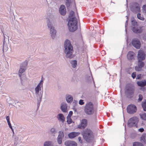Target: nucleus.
Segmentation results:
<instances>
[{
    "label": "nucleus",
    "mask_w": 146,
    "mask_h": 146,
    "mask_svg": "<svg viewBox=\"0 0 146 146\" xmlns=\"http://www.w3.org/2000/svg\"><path fill=\"white\" fill-rule=\"evenodd\" d=\"M6 119L7 120V122H10V118L9 116H7L6 117Z\"/></svg>",
    "instance_id": "50"
},
{
    "label": "nucleus",
    "mask_w": 146,
    "mask_h": 146,
    "mask_svg": "<svg viewBox=\"0 0 146 146\" xmlns=\"http://www.w3.org/2000/svg\"><path fill=\"white\" fill-rule=\"evenodd\" d=\"M143 98V96L141 94H139V98L138 99V102H141Z\"/></svg>",
    "instance_id": "38"
},
{
    "label": "nucleus",
    "mask_w": 146,
    "mask_h": 146,
    "mask_svg": "<svg viewBox=\"0 0 146 146\" xmlns=\"http://www.w3.org/2000/svg\"><path fill=\"white\" fill-rule=\"evenodd\" d=\"M51 16H52V17H53V15H51Z\"/></svg>",
    "instance_id": "61"
},
{
    "label": "nucleus",
    "mask_w": 146,
    "mask_h": 146,
    "mask_svg": "<svg viewBox=\"0 0 146 146\" xmlns=\"http://www.w3.org/2000/svg\"><path fill=\"white\" fill-rule=\"evenodd\" d=\"M43 80H41L40 82L38 83L37 86L43 88Z\"/></svg>",
    "instance_id": "39"
},
{
    "label": "nucleus",
    "mask_w": 146,
    "mask_h": 146,
    "mask_svg": "<svg viewBox=\"0 0 146 146\" xmlns=\"http://www.w3.org/2000/svg\"><path fill=\"white\" fill-rule=\"evenodd\" d=\"M64 144L66 146H77V144L73 141H67L65 142Z\"/></svg>",
    "instance_id": "21"
},
{
    "label": "nucleus",
    "mask_w": 146,
    "mask_h": 146,
    "mask_svg": "<svg viewBox=\"0 0 146 146\" xmlns=\"http://www.w3.org/2000/svg\"><path fill=\"white\" fill-rule=\"evenodd\" d=\"M66 99L67 102L69 103H71L73 100V98L72 96L68 94L66 95Z\"/></svg>",
    "instance_id": "25"
},
{
    "label": "nucleus",
    "mask_w": 146,
    "mask_h": 146,
    "mask_svg": "<svg viewBox=\"0 0 146 146\" xmlns=\"http://www.w3.org/2000/svg\"><path fill=\"white\" fill-rule=\"evenodd\" d=\"M135 90V87L132 84H127L125 88V93L126 97L131 98L133 97Z\"/></svg>",
    "instance_id": "2"
},
{
    "label": "nucleus",
    "mask_w": 146,
    "mask_h": 146,
    "mask_svg": "<svg viewBox=\"0 0 146 146\" xmlns=\"http://www.w3.org/2000/svg\"><path fill=\"white\" fill-rule=\"evenodd\" d=\"M59 12L60 14L62 16H64L66 14V11L65 6L63 5H60L59 9Z\"/></svg>",
    "instance_id": "18"
},
{
    "label": "nucleus",
    "mask_w": 146,
    "mask_h": 146,
    "mask_svg": "<svg viewBox=\"0 0 146 146\" xmlns=\"http://www.w3.org/2000/svg\"><path fill=\"white\" fill-rule=\"evenodd\" d=\"M82 134L84 139L87 142H90L93 138L92 132L90 129H86L82 132Z\"/></svg>",
    "instance_id": "4"
},
{
    "label": "nucleus",
    "mask_w": 146,
    "mask_h": 146,
    "mask_svg": "<svg viewBox=\"0 0 146 146\" xmlns=\"http://www.w3.org/2000/svg\"><path fill=\"white\" fill-rule=\"evenodd\" d=\"M7 123H8V124L9 126V127L10 128H11V127H12V126L11 125V124L10 121L7 122Z\"/></svg>",
    "instance_id": "51"
},
{
    "label": "nucleus",
    "mask_w": 146,
    "mask_h": 146,
    "mask_svg": "<svg viewBox=\"0 0 146 146\" xmlns=\"http://www.w3.org/2000/svg\"><path fill=\"white\" fill-rule=\"evenodd\" d=\"M141 74H140L137 75V77L136 78L137 79H140L141 77Z\"/></svg>",
    "instance_id": "47"
},
{
    "label": "nucleus",
    "mask_w": 146,
    "mask_h": 146,
    "mask_svg": "<svg viewBox=\"0 0 146 146\" xmlns=\"http://www.w3.org/2000/svg\"><path fill=\"white\" fill-rule=\"evenodd\" d=\"M141 141L142 143H146V134H143L141 137Z\"/></svg>",
    "instance_id": "27"
},
{
    "label": "nucleus",
    "mask_w": 146,
    "mask_h": 146,
    "mask_svg": "<svg viewBox=\"0 0 146 146\" xmlns=\"http://www.w3.org/2000/svg\"><path fill=\"white\" fill-rule=\"evenodd\" d=\"M13 134L14 135V131H13Z\"/></svg>",
    "instance_id": "60"
},
{
    "label": "nucleus",
    "mask_w": 146,
    "mask_h": 146,
    "mask_svg": "<svg viewBox=\"0 0 146 146\" xmlns=\"http://www.w3.org/2000/svg\"><path fill=\"white\" fill-rule=\"evenodd\" d=\"M28 63L26 60L22 63L21 65L20 68L19 70V76L20 78L21 83H22V80L21 78V76L22 74L25 71L26 69V67L27 66Z\"/></svg>",
    "instance_id": "9"
},
{
    "label": "nucleus",
    "mask_w": 146,
    "mask_h": 146,
    "mask_svg": "<svg viewBox=\"0 0 146 146\" xmlns=\"http://www.w3.org/2000/svg\"><path fill=\"white\" fill-rule=\"evenodd\" d=\"M74 15V12L72 11H70L69 14V17L70 18L72 17Z\"/></svg>",
    "instance_id": "42"
},
{
    "label": "nucleus",
    "mask_w": 146,
    "mask_h": 146,
    "mask_svg": "<svg viewBox=\"0 0 146 146\" xmlns=\"http://www.w3.org/2000/svg\"><path fill=\"white\" fill-rule=\"evenodd\" d=\"M48 22L47 23V26L48 28L50 29L51 36L53 39L54 38L56 35V31L54 29V27L51 23L50 22L49 19L48 20Z\"/></svg>",
    "instance_id": "11"
},
{
    "label": "nucleus",
    "mask_w": 146,
    "mask_h": 146,
    "mask_svg": "<svg viewBox=\"0 0 146 146\" xmlns=\"http://www.w3.org/2000/svg\"><path fill=\"white\" fill-rule=\"evenodd\" d=\"M143 60H138L137 65L135 67V70L138 72H140L142 70V68L144 67L145 62Z\"/></svg>",
    "instance_id": "12"
},
{
    "label": "nucleus",
    "mask_w": 146,
    "mask_h": 146,
    "mask_svg": "<svg viewBox=\"0 0 146 146\" xmlns=\"http://www.w3.org/2000/svg\"><path fill=\"white\" fill-rule=\"evenodd\" d=\"M1 31H2V32L3 33V37H4V38H5V35H4V33L3 31L2 30H1Z\"/></svg>",
    "instance_id": "53"
},
{
    "label": "nucleus",
    "mask_w": 146,
    "mask_h": 146,
    "mask_svg": "<svg viewBox=\"0 0 146 146\" xmlns=\"http://www.w3.org/2000/svg\"><path fill=\"white\" fill-rule=\"evenodd\" d=\"M60 108L62 111L63 112H67V105L66 104H62Z\"/></svg>",
    "instance_id": "26"
},
{
    "label": "nucleus",
    "mask_w": 146,
    "mask_h": 146,
    "mask_svg": "<svg viewBox=\"0 0 146 146\" xmlns=\"http://www.w3.org/2000/svg\"><path fill=\"white\" fill-rule=\"evenodd\" d=\"M35 91L36 97H42L43 88L37 86L35 88Z\"/></svg>",
    "instance_id": "13"
},
{
    "label": "nucleus",
    "mask_w": 146,
    "mask_h": 146,
    "mask_svg": "<svg viewBox=\"0 0 146 146\" xmlns=\"http://www.w3.org/2000/svg\"><path fill=\"white\" fill-rule=\"evenodd\" d=\"M104 52H105V50H102V53H104Z\"/></svg>",
    "instance_id": "57"
},
{
    "label": "nucleus",
    "mask_w": 146,
    "mask_h": 146,
    "mask_svg": "<svg viewBox=\"0 0 146 146\" xmlns=\"http://www.w3.org/2000/svg\"><path fill=\"white\" fill-rule=\"evenodd\" d=\"M135 53L132 51H129L127 54V58L129 61H131L135 60Z\"/></svg>",
    "instance_id": "17"
},
{
    "label": "nucleus",
    "mask_w": 146,
    "mask_h": 146,
    "mask_svg": "<svg viewBox=\"0 0 146 146\" xmlns=\"http://www.w3.org/2000/svg\"><path fill=\"white\" fill-rule=\"evenodd\" d=\"M141 106L143 108V109L144 111H146V100H144L142 102Z\"/></svg>",
    "instance_id": "29"
},
{
    "label": "nucleus",
    "mask_w": 146,
    "mask_h": 146,
    "mask_svg": "<svg viewBox=\"0 0 146 146\" xmlns=\"http://www.w3.org/2000/svg\"><path fill=\"white\" fill-rule=\"evenodd\" d=\"M128 19L126 20V23L125 24V31H126V33H127V25H128Z\"/></svg>",
    "instance_id": "46"
},
{
    "label": "nucleus",
    "mask_w": 146,
    "mask_h": 146,
    "mask_svg": "<svg viewBox=\"0 0 146 146\" xmlns=\"http://www.w3.org/2000/svg\"><path fill=\"white\" fill-rule=\"evenodd\" d=\"M52 142L51 141H46L44 143L43 146H52Z\"/></svg>",
    "instance_id": "33"
},
{
    "label": "nucleus",
    "mask_w": 146,
    "mask_h": 146,
    "mask_svg": "<svg viewBox=\"0 0 146 146\" xmlns=\"http://www.w3.org/2000/svg\"><path fill=\"white\" fill-rule=\"evenodd\" d=\"M145 54L144 52L141 50H139L137 53V60H144L145 59Z\"/></svg>",
    "instance_id": "15"
},
{
    "label": "nucleus",
    "mask_w": 146,
    "mask_h": 146,
    "mask_svg": "<svg viewBox=\"0 0 146 146\" xmlns=\"http://www.w3.org/2000/svg\"><path fill=\"white\" fill-rule=\"evenodd\" d=\"M144 68L146 70V65L144 67Z\"/></svg>",
    "instance_id": "58"
},
{
    "label": "nucleus",
    "mask_w": 146,
    "mask_h": 146,
    "mask_svg": "<svg viewBox=\"0 0 146 146\" xmlns=\"http://www.w3.org/2000/svg\"><path fill=\"white\" fill-rule=\"evenodd\" d=\"M137 18L143 21L144 20V18L143 16H141V15L140 13H138L137 14Z\"/></svg>",
    "instance_id": "35"
},
{
    "label": "nucleus",
    "mask_w": 146,
    "mask_h": 146,
    "mask_svg": "<svg viewBox=\"0 0 146 146\" xmlns=\"http://www.w3.org/2000/svg\"><path fill=\"white\" fill-rule=\"evenodd\" d=\"M37 104H40L42 100V97H37Z\"/></svg>",
    "instance_id": "40"
},
{
    "label": "nucleus",
    "mask_w": 146,
    "mask_h": 146,
    "mask_svg": "<svg viewBox=\"0 0 146 146\" xmlns=\"http://www.w3.org/2000/svg\"><path fill=\"white\" fill-rule=\"evenodd\" d=\"M138 121V118L137 117L134 116L129 119L128 121L127 125L130 127H137Z\"/></svg>",
    "instance_id": "7"
},
{
    "label": "nucleus",
    "mask_w": 146,
    "mask_h": 146,
    "mask_svg": "<svg viewBox=\"0 0 146 146\" xmlns=\"http://www.w3.org/2000/svg\"><path fill=\"white\" fill-rule=\"evenodd\" d=\"M84 111L85 113L87 115L93 114L94 112L93 104L91 102L87 103L85 106Z\"/></svg>",
    "instance_id": "6"
},
{
    "label": "nucleus",
    "mask_w": 146,
    "mask_h": 146,
    "mask_svg": "<svg viewBox=\"0 0 146 146\" xmlns=\"http://www.w3.org/2000/svg\"><path fill=\"white\" fill-rule=\"evenodd\" d=\"M64 47L66 57L70 59L73 58L74 57V55L73 54V47L69 40L67 39L65 41Z\"/></svg>",
    "instance_id": "1"
},
{
    "label": "nucleus",
    "mask_w": 146,
    "mask_h": 146,
    "mask_svg": "<svg viewBox=\"0 0 146 146\" xmlns=\"http://www.w3.org/2000/svg\"><path fill=\"white\" fill-rule=\"evenodd\" d=\"M64 135L62 131L59 132V134L57 138V142L59 144H60L62 143V139L64 137Z\"/></svg>",
    "instance_id": "19"
},
{
    "label": "nucleus",
    "mask_w": 146,
    "mask_h": 146,
    "mask_svg": "<svg viewBox=\"0 0 146 146\" xmlns=\"http://www.w3.org/2000/svg\"><path fill=\"white\" fill-rule=\"evenodd\" d=\"M133 146H144L141 143L139 142H135L133 143Z\"/></svg>",
    "instance_id": "32"
},
{
    "label": "nucleus",
    "mask_w": 146,
    "mask_h": 146,
    "mask_svg": "<svg viewBox=\"0 0 146 146\" xmlns=\"http://www.w3.org/2000/svg\"><path fill=\"white\" fill-rule=\"evenodd\" d=\"M67 122L68 123V124H71L72 122V119L70 118H69V117H67Z\"/></svg>",
    "instance_id": "37"
},
{
    "label": "nucleus",
    "mask_w": 146,
    "mask_h": 146,
    "mask_svg": "<svg viewBox=\"0 0 146 146\" xmlns=\"http://www.w3.org/2000/svg\"><path fill=\"white\" fill-rule=\"evenodd\" d=\"M86 81L88 83H90L92 82V81H93V82L94 84V82L93 80V79L91 73L90 74L89 76H87L86 78Z\"/></svg>",
    "instance_id": "23"
},
{
    "label": "nucleus",
    "mask_w": 146,
    "mask_h": 146,
    "mask_svg": "<svg viewBox=\"0 0 146 146\" xmlns=\"http://www.w3.org/2000/svg\"><path fill=\"white\" fill-rule=\"evenodd\" d=\"M80 134V132H73L68 134V136L69 138L72 139L78 136Z\"/></svg>",
    "instance_id": "20"
},
{
    "label": "nucleus",
    "mask_w": 146,
    "mask_h": 146,
    "mask_svg": "<svg viewBox=\"0 0 146 146\" xmlns=\"http://www.w3.org/2000/svg\"><path fill=\"white\" fill-rule=\"evenodd\" d=\"M71 4V2L70 0L66 1L65 3V5L66 6L67 8L68 9H70Z\"/></svg>",
    "instance_id": "28"
},
{
    "label": "nucleus",
    "mask_w": 146,
    "mask_h": 146,
    "mask_svg": "<svg viewBox=\"0 0 146 146\" xmlns=\"http://www.w3.org/2000/svg\"><path fill=\"white\" fill-rule=\"evenodd\" d=\"M71 64L73 68H75L77 64V62L76 60H72L71 62Z\"/></svg>",
    "instance_id": "31"
},
{
    "label": "nucleus",
    "mask_w": 146,
    "mask_h": 146,
    "mask_svg": "<svg viewBox=\"0 0 146 146\" xmlns=\"http://www.w3.org/2000/svg\"><path fill=\"white\" fill-rule=\"evenodd\" d=\"M137 110L136 106L132 104L128 105L127 108V112L130 114H134L137 112Z\"/></svg>",
    "instance_id": "10"
},
{
    "label": "nucleus",
    "mask_w": 146,
    "mask_h": 146,
    "mask_svg": "<svg viewBox=\"0 0 146 146\" xmlns=\"http://www.w3.org/2000/svg\"><path fill=\"white\" fill-rule=\"evenodd\" d=\"M77 101L76 100H74V101L73 102V103H74V102H75L76 103H77Z\"/></svg>",
    "instance_id": "55"
},
{
    "label": "nucleus",
    "mask_w": 146,
    "mask_h": 146,
    "mask_svg": "<svg viewBox=\"0 0 146 146\" xmlns=\"http://www.w3.org/2000/svg\"><path fill=\"white\" fill-rule=\"evenodd\" d=\"M78 20L75 17L70 18L68 25L70 31L73 32L76 30L78 28Z\"/></svg>",
    "instance_id": "3"
},
{
    "label": "nucleus",
    "mask_w": 146,
    "mask_h": 146,
    "mask_svg": "<svg viewBox=\"0 0 146 146\" xmlns=\"http://www.w3.org/2000/svg\"><path fill=\"white\" fill-rule=\"evenodd\" d=\"M145 123H143V121H142V123H141V124L142 125H145Z\"/></svg>",
    "instance_id": "56"
},
{
    "label": "nucleus",
    "mask_w": 146,
    "mask_h": 146,
    "mask_svg": "<svg viewBox=\"0 0 146 146\" xmlns=\"http://www.w3.org/2000/svg\"><path fill=\"white\" fill-rule=\"evenodd\" d=\"M142 8L143 12L146 14V5H143Z\"/></svg>",
    "instance_id": "43"
},
{
    "label": "nucleus",
    "mask_w": 146,
    "mask_h": 146,
    "mask_svg": "<svg viewBox=\"0 0 146 146\" xmlns=\"http://www.w3.org/2000/svg\"><path fill=\"white\" fill-rule=\"evenodd\" d=\"M132 45L137 49H139L141 46V43L140 40L137 38L133 39L131 41Z\"/></svg>",
    "instance_id": "14"
},
{
    "label": "nucleus",
    "mask_w": 146,
    "mask_h": 146,
    "mask_svg": "<svg viewBox=\"0 0 146 146\" xmlns=\"http://www.w3.org/2000/svg\"><path fill=\"white\" fill-rule=\"evenodd\" d=\"M136 73L135 72H133L132 74H131V77L133 78V79H134L136 77Z\"/></svg>",
    "instance_id": "41"
},
{
    "label": "nucleus",
    "mask_w": 146,
    "mask_h": 146,
    "mask_svg": "<svg viewBox=\"0 0 146 146\" xmlns=\"http://www.w3.org/2000/svg\"><path fill=\"white\" fill-rule=\"evenodd\" d=\"M39 106H40V104H37V107L38 108H39Z\"/></svg>",
    "instance_id": "59"
},
{
    "label": "nucleus",
    "mask_w": 146,
    "mask_h": 146,
    "mask_svg": "<svg viewBox=\"0 0 146 146\" xmlns=\"http://www.w3.org/2000/svg\"><path fill=\"white\" fill-rule=\"evenodd\" d=\"M87 123V120L85 119H83L81 121L80 123L78 125L77 127L79 129H84L86 126Z\"/></svg>",
    "instance_id": "16"
},
{
    "label": "nucleus",
    "mask_w": 146,
    "mask_h": 146,
    "mask_svg": "<svg viewBox=\"0 0 146 146\" xmlns=\"http://www.w3.org/2000/svg\"><path fill=\"white\" fill-rule=\"evenodd\" d=\"M141 90L143 92L145 91V88L143 87L141 89Z\"/></svg>",
    "instance_id": "52"
},
{
    "label": "nucleus",
    "mask_w": 146,
    "mask_h": 146,
    "mask_svg": "<svg viewBox=\"0 0 146 146\" xmlns=\"http://www.w3.org/2000/svg\"><path fill=\"white\" fill-rule=\"evenodd\" d=\"M73 114V112L72 111H70L67 117L70 118Z\"/></svg>",
    "instance_id": "44"
},
{
    "label": "nucleus",
    "mask_w": 146,
    "mask_h": 146,
    "mask_svg": "<svg viewBox=\"0 0 146 146\" xmlns=\"http://www.w3.org/2000/svg\"><path fill=\"white\" fill-rule=\"evenodd\" d=\"M84 104V101L82 100H80L79 102V104L81 105H83Z\"/></svg>",
    "instance_id": "45"
},
{
    "label": "nucleus",
    "mask_w": 146,
    "mask_h": 146,
    "mask_svg": "<svg viewBox=\"0 0 146 146\" xmlns=\"http://www.w3.org/2000/svg\"><path fill=\"white\" fill-rule=\"evenodd\" d=\"M11 129L12 132H13V128H12V127H11V128H10Z\"/></svg>",
    "instance_id": "54"
},
{
    "label": "nucleus",
    "mask_w": 146,
    "mask_h": 146,
    "mask_svg": "<svg viewBox=\"0 0 146 146\" xmlns=\"http://www.w3.org/2000/svg\"><path fill=\"white\" fill-rule=\"evenodd\" d=\"M78 140L80 143H82V141L81 139V137H79L78 138Z\"/></svg>",
    "instance_id": "49"
},
{
    "label": "nucleus",
    "mask_w": 146,
    "mask_h": 146,
    "mask_svg": "<svg viewBox=\"0 0 146 146\" xmlns=\"http://www.w3.org/2000/svg\"><path fill=\"white\" fill-rule=\"evenodd\" d=\"M137 84L139 86L143 87L146 86V80H144L143 81H139L137 82Z\"/></svg>",
    "instance_id": "24"
},
{
    "label": "nucleus",
    "mask_w": 146,
    "mask_h": 146,
    "mask_svg": "<svg viewBox=\"0 0 146 146\" xmlns=\"http://www.w3.org/2000/svg\"><path fill=\"white\" fill-rule=\"evenodd\" d=\"M139 131L141 132H142L144 131V129L143 128H141L138 129Z\"/></svg>",
    "instance_id": "48"
},
{
    "label": "nucleus",
    "mask_w": 146,
    "mask_h": 146,
    "mask_svg": "<svg viewBox=\"0 0 146 146\" xmlns=\"http://www.w3.org/2000/svg\"><path fill=\"white\" fill-rule=\"evenodd\" d=\"M130 9L133 12L137 13L140 12V5L136 2H132L131 3L130 6Z\"/></svg>",
    "instance_id": "8"
},
{
    "label": "nucleus",
    "mask_w": 146,
    "mask_h": 146,
    "mask_svg": "<svg viewBox=\"0 0 146 146\" xmlns=\"http://www.w3.org/2000/svg\"><path fill=\"white\" fill-rule=\"evenodd\" d=\"M132 26L131 29L134 33L136 34L140 33L143 31V27H138L137 25V22L134 20H132L131 21Z\"/></svg>",
    "instance_id": "5"
},
{
    "label": "nucleus",
    "mask_w": 146,
    "mask_h": 146,
    "mask_svg": "<svg viewBox=\"0 0 146 146\" xmlns=\"http://www.w3.org/2000/svg\"><path fill=\"white\" fill-rule=\"evenodd\" d=\"M141 38L140 37L139 38L142 39L144 41L146 40V33H143L141 35Z\"/></svg>",
    "instance_id": "34"
},
{
    "label": "nucleus",
    "mask_w": 146,
    "mask_h": 146,
    "mask_svg": "<svg viewBox=\"0 0 146 146\" xmlns=\"http://www.w3.org/2000/svg\"><path fill=\"white\" fill-rule=\"evenodd\" d=\"M141 118L142 119L146 121V113H144L140 114Z\"/></svg>",
    "instance_id": "30"
},
{
    "label": "nucleus",
    "mask_w": 146,
    "mask_h": 146,
    "mask_svg": "<svg viewBox=\"0 0 146 146\" xmlns=\"http://www.w3.org/2000/svg\"><path fill=\"white\" fill-rule=\"evenodd\" d=\"M50 133L52 135H54L56 133V131L54 128H52L50 130Z\"/></svg>",
    "instance_id": "36"
},
{
    "label": "nucleus",
    "mask_w": 146,
    "mask_h": 146,
    "mask_svg": "<svg viewBox=\"0 0 146 146\" xmlns=\"http://www.w3.org/2000/svg\"><path fill=\"white\" fill-rule=\"evenodd\" d=\"M57 118L58 120L63 123L65 121V117L63 115L62 113H59L57 116Z\"/></svg>",
    "instance_id": "22"
}]
</instances>
